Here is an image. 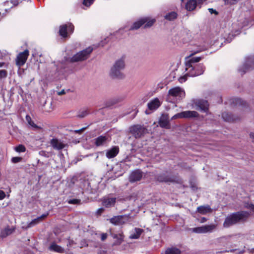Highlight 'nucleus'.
Listing matches in <instances>:
<instances>
[{"label": "nucleus", "instance_id": "nucleus-12", "mask_svg": "<svg viewBox=\"0 0 254 254\" xmlns=\"http://www.w3.org/2000/svg\"><path fill=\"white\" fill-rule=\"evenodd\" d=\"M145 128L143 126L136 125L129 128L130 132L135 137H141L145 132Z\"/></svg>", "mask_w": 254, "mask_h": 254}, {"label": "nucleus", "instance_id": "nucleus-33", "mask_svg": "<svg viewBox=\"0 0 254 254\" xmlns=\"http://www.w3.org/2000/svg\"><path fill=\"white\" fill-rule=\"evenodd\" d=\"M177 17V13L175 12H171L165 16V18L170 21L173 20Z\"/></svg>", "mask_w": 254, "mask_h": 254}, {"label": "nucleus", "instance_id": "nucleus-24", "mask_svg": "<svg viewBox=\"0 0 254 254\" xmlns=\"http://www.w3.org/2000/svg\"><path fill=\"white\" fill-rule=\"evenodd\" d=\"M161 254H181V251L176 247H169L165 250Z\"/></svg>", "mask_w": 254, "mask_h": 254}, {"label": "nucleus", "instance_id": "nucleus-45", "mask_svg": "<svg viewBox=\"0 0 254 254\" xmlns=\"http://www.w3.org/2000/svg\"><path fill=\"white\" fill-rule=\"evenodd\" d=\"M208 10L209 12L211 14H213V13H214V14H218L217 11L216 10H215V9H213V8H208Z\"/></svg>", "mask_w": 254, "mask_h": 254}, {"label": "nucleus", "instance_id": "nucleus-31", "mask_svg": "<svg viewBox=\"0 0 254 254\" xmlns=\"http://www.w3.org/2000/svg\"><path fill=\"white\" fill-rule=\"evenodd\" d=\"M50 249L51 251H53L57 252L62 253L64 251V249L60 246L57 245V244L53 243L52 244L50 247Z\"/></svg>", "mask_w": 254, "mask_h": 254}, {"label": "nucleus", "instance_id": "nucleus-26", "mask_svg": "<svg viewBox=\"0 0 254 254\" xmlns=\"http://www.w3.org/2000/svg\"><path fill=\"white\" fill-rule=\"evenodd\" d=\"M47 215H48V213L46 214H43L41 216L33 220L30 223H29L28 224L27 228L31 227L32 226H34L35 225L38 224V223H39L40 222V221H41L42 219L46 218Z\"/></svg>", "mask_w": 254, "mask_h": 254}, {"label": "nucleus", "instance_id": "nucleus-54", "mask_svg": "<svg viewBox=\"0 0 254 254\" xmlns=\"http://www.w3.org/2000/svg\"><path fill=\"white\" fill-rule=\"evenodd\" d=\"M236 32L237 33L236 35H238L240 33V31L239 30L236 31Z\"/></svg>", "mask_w": 254, "mask_h": 254}, {"label": "nucleus", "instance_id": "nucleus-46", "mask_svg": "<svg viewBox=\"0 0 254 254\" xmlns=\"http://www.w3.org/2000/svg\"><path fill=\"white\" fill-rule=\"evenodd\" d=\"M107 238V234L106 233H103L101 234V239L102 241L105 240Z\"/></svg>", "mask_w": 254, "mask_h": 254}, {"label": "nucleus", "instance_id": "nucleus-9", "mask_svg": "<svg viewBox=\"0 0 254 254\" xmlns=\"http://www.w3.org/2000/svg\"><path fill=\"white\" fill-rule=\"evenodd\" d=\"M254 68V58L250 57L246 61V62L240 66L238 71L239 73L243 75L247 71Z\"/></svg>", "mask_w": 254, "mask_h": 254}, {"label": "nucleus", "instance_id": "nucleus-20", "mask_svg": "<svg viewBox=\"0 0 254 254\" xmlns=\"http://www.w3.org/2000/svg\"><path fill=\"white\" fill-rule=\"evenodd\" d=\"M222 117L225 121L228 122H234L239 120L238 117L227 112L222 113Z\"/></svg>", "mask_w": 254, "mask_h": 254}, {"label": "nucleus", "instance_id": "nucleus-3", "mask_svg": "<svg viewBox=\"0 0 254 254\" xmlns=\"http://www.w3.org/2000/svg\"><path fill=\"white\" fill-rule=\"evenodd\" d=\"M126 66L125 58L122 57L116 60L111 67L109 75L114 79H123L125 77L124 73L122 72Z\"/></svg>", "mask_w": 254, "mask_h": 254}, {"label": "nucleus", "instance_id": "nucleus-51", "mask_svg": "<svg viewBox=\"0 0 254 254\" xmlns=\"http://www.w3.org/2000/svg\"><path fill=\"white\" fill-rule=\"evenodd\" d=\"M237 100L242 105H244V104L246 103L245 102L242 101L241 99H238Z\"/></svg>", "mask_w": 254, "mask_h": 254}, {"label": "nucleus", "instance_id": "nucleus-30", "mask_svg": "<svg viewBox=\"0 0 254 254\" xmlns=\"http://www.w3.org/2000/svg\"><path fill=\"white\" fill-rule=\"evenodd\" d=\"M221 34L223 36V38L225 39V41H226L228 43L231 42L232 39L234 38V35L231 34L228 32H226L225 31H224L225 34H223V31H221Z\"/></svg>", "mask_w": 254, "mask_h": 254}, {"label": "nucleus", "instance_id": "nucleus-49", "mask_svg": "<svg viewBox=\"0 0 254 254\" xmlns=\"http://www.w3.org/2000/svg\"><path fill=\"white\" fill-rule=\"evenodd\" d=\"M84 129H85V128H82L80 129L76 130H75V132L76 133H81L82 131L84 130Z\"/></svg>", "mask_w": 254, "mask_h": 254}, {"label": "nucleus", "instance_id": "nucleus-32", "mask_svg": "<svg viewBox=\"0 0 254 254\" xmlns=\"http://www.w3.org/2000/svg\"><path fill=\"white\" fill-rule=\"evenodd\" d=\"M142 19H147V20L145 21V23H144L145 24V25H144L145 28H148V27H151V26L153 25V24H154V23L155 21V19H151L148 17H143Z\"/></svg>", "mask_w": 254, "mask_h": 254}, {"label": "nucleus", "instance_id": "nucleus-50", "mask_svg": "<svg viewBox=\"0 0 254 254\" xmlns=\"http://www.w3.org/2000/svg\"><path fill=\"white\" fill-rule=\"evenodd\" d=\"M207 221V219L205 217H202L201 219V220H200V222L201 223H204L206 221Z\"/></svg>", "mask_w": 254, "mask_h": 254}, {"label": "nucleus", "instance_id": "nucleus-5", "mask_svg": "<svg viewBox=\"0 0 254 254\" xmlns=\"http://www.w3.org/2000/svg\"><path fill=\"white\" fill-rule=\"evenodd\" d=\"M217 228V225L211 224L210 225H203L200 227L191 229L192 232L196 234L210 233L214 231Z\"/></svg>", "mask_w": 254, "mask_h": 254}, {"label": "nucleus", "instance_id": "nucleus-44", "mask_svg": "<svg viewBox=\"0 0 254 254\" xmlns=\"http://www.w3.org/2000/svg\"><path fill=\"white\" fill-rule=\"evenodd\" d=\"M250 138L252 141V142L254 143V132H251L250 133Z\"/></svg>", "mask_w": 254, "mask_h": 254}, {"label": "nucleus", "instance_id": "nucleus-1", "mask_svg": "<svg viewBox=\"0 0 254 254\" xmlns=\"http://www.w3.org/2000/svg\"><path fill=\"white\" fill-rule=\"evenodd\" d=\"M200 57H188L186 59V71L187 73L183 76L179 78L180 83L185 82L187 79V76H196L203 74L205 67L201 64H198L201 60Z\"/></svg>", "mask_w": 254, "mask_h": 254}, {"label": "nucleus", "instance_id": "nucleus-27", "mask_svg": "<svg viewBox=\"0 0 254 254\" xmlns=\"http://www.w3.org/2000/svg\"><path fill=\"white\" fill-rule=\"evenodd\" d=\"M142 230L139 228H135L133 231L131 232L129 236L130 239H138L142 232Z\"/></svg>", "mask_w": 254, "mask_h": 254}, {"label": "nucleus", "instance_id": "nucleus-10", "mask_svg": "<svg viewBox=\"0 0 254 254\" xmlns=\"http://www.w3.org/2000/svg\"><path fill=\"white\" fill-rule=\"evenodd\" d=\"M129 218V215H118L113 217L109 220L113 225H122L127 223Z\"/></svg>", "mask_w": 254, "mask_h": 254}, {"label": "nucleus", "instance_id": "nucleus-13", "mask_svg": "<svg viewBox=\"0 0 254 254\" xmlns=\"http://www.w3.org/2000/svg\"><path fill=\"white\" fill-rule=\"evenodd\" d=\"M156 180L160 182H175L177 181V177L169 175L167 173L158 174L156 176Z\"/></svg>", "mask_w": 254, "mask_h": 254}, {"label": "nucleus", "instance_id": "nucleus-38", "mask_svg": "<svg viewBox=\"0 0 254 254\" xmlns=\"http://www.w3.org/2000/svg\"><path fill=\"white\" fill-rule=\"evenodd\" d=\"M88 111L87 110H84L82 111L78 115V117L79 118H84V117L86 116L88 114Z\"/></svg>", "mask_w": 254, "mask_h": 254}, {"label": "nucleus", "instance_id": "nucleus-11", "mask_svg": "<svg viewBox=\"0 0 254 254\" xmlns=\"http://www.w3.org/2000/svg\"><path fill=\"white\" fill-rule=\"evenodd\" d=\"M73 30V25L71 23H68L60 27L59 34L62 37L66 38L68 36V34L72 33Z\"/></svg>", "mask_w": 254, "mask_h": 254}, {"label": "nucleus", "instance_id": "nucleus-40", "mask_svg": "<svg viewBox=\"0 0 254 254\" xmlns=\"http://www.w3.org/2000/svg\"><path fill=\"white\" fill-rule=\"evenodd\" d=\"M94 0H84L83 2V4L84 5L89 7L91 5L93 2Z\"/></svg>", "mask_w": 254, "mask_h": 254}, {"label": "nucleus", "instance_id": "nucleus-35", "mask_svg": "<svg viewBox=\"0 0 254 254\" xmlns=\"http://www.w3.org/2000/svg\"><path fill=\"white\" fill-rule=\"evenodd\" d=\"M14 229L13 228H5L3 232V233L5 234H2L3 236H7L11 234L14 231Z\"/></svg>", "mask_w": 254, "mask_h": 254}, {"label": "nucleus", "instance_id": "nucleus-52", "mask_svg": "<svg viewBox=\"0 0 254 254\" xmlns=\"http://www.w3.org/2000/svg\"><path fill=\"white\" fill-rule=\"evenodd\" d=\"M64 93H65V92H64V91L63 90H62V91L59 92L58 93V94H59V95H63V94H64Z\"/></svg>", "mask_w": 254, "mask_h": 254}, {"label": "nucleus", "instance_id": "nucleus-17", "mask_svg": "<svg viewBox=\"0 0 254 254\" xmlns=\"http://www.w3.org/2000/svg\"><path fill=\"white\" fill-rule=\"evenodd\" d=\"M159 124L161 127L168 129L170 128L169 116L168 114L162 115L159 121Z\"/></svg>", "mask_w": 254, "mask_h": 254}, {"label": "nucleus", "instance_id": "nucleus-55", "mask_svg": "<svg viewBox=\"0 0 254 254\" xmlns=\"http://www.w3.org/2000/svg\"><path fill=\"white\" fill-rule=\"evenodd\" d=\"M199 51H199H196V52H195V53H198Z\"/></svg>", "mask_w": 254, "mask_h": 254}, {"label": "nucleus", "instance_id": "nucleus-47", "mask_svg": "<svg viewBox=\"0 0 254 254\" xmlns=\"http://www.w3.org/2000/svg\"><path fill=\"white\" fill-rule=\"evenodd\" d=\"M21 1L19 0H11V2L14 5H17Z\"/></svg>", "mask_w": 254, "mask_h": 254}, {"label": "nucleus", "instance_id": "nucleus-25", "mask_svg": "<svg viewBox=\"0 0 254 254\" xmlns=\"http://www.w3.org/2000/svg\"><path fill=\"white\" fill-rule=\"evenodd\" d=\"M112 237L116 239V241L114 242V245H120L122 242L123 241L124 236L122 233L119 234H111Z\"/></svg>", "mask_w": 254, "mask_h": 254}, {"label": "nucleus", "instance_id": "nucleus-53", "mask_svg": "<svg viewBox=\"0 0 254 254\" xmlns=\"http://www.w3.org/2000/svg\"><path fill=\"white\" fill-rule=\"evenodd\" d=\"M5 64L4 62H0V67L3 66Z\"/></svg>", "mask_w": 254, "mask_h": 254}, {"label": "nucleus", "instance_id": "nucleus-42", "mask_svg": "<svg viewBox=\"0 0 254 254\" xmlns=\"http://www.w3.org/2000/svg\"><path fill=\"white\" fill-rule=\"evenodd\" d=\"M21 159V158L20 157H13L11 159L12 160V162H13V163H17L18 162H19Z\"/></svg>", "mask_w": 254, "mask_h": 254}, {"label": "nucleus", "instance_id": "nucleus-29", "mask_svg": "<svg viewBox=\"0 0 254 254\" xmlns=\"http://www.w3.org/2000/svg\"><path fill=\"white\" fill-rule=\"evenodd\" d=\"M106 136H100L96 139L95 144L97 146L102 145L106 142Z\"/></svg>", "mask_w": 254, "mask_h": 254}, {"label": "nucleus", "instance_id": "nucleus-37", "mask_svg": "<svg viewBox=\"0 0 254 254\" xmlns=\"http://www.w3.org/2000/svg\"><path fill=\"white\" fill-rule=\"evenodd\" d=\"M69 204H79L80 199H70L67 201Z\"/></svg>", "mask_w": 254, "mask_h": 254}, {"label": "nucleus", "instance_id": "nucleus-23", "mask_svg": "<svg viewBox=\"0 0 254 254\" xmlns=\"http://www.w3.org/2000/svg\"><path fill=\"white\" fill-rule=\"evenodd\" d=\"M146 20V19H142V18L139 19L133 23L132 25L130 27L129 29L131 30L138 29L145 23Z\"/></svg>", "mask_w": 254, "mask_h": 254}, {"label": "nucleus", "instance_id": "nucleus-16", "mask_svg": "<svg viewBox=\"0 0 254 254\" xmlns=\"http://www.w3.org/2000/svg\"><path fill=\"white\" fill-rule=\"evenodd\" d=\"M50 144L54 149L58 150H60L64 149L67 145L61 140H59L57 138L52 139L50 140Z\"/></svg>", "mask_w": 254, "mask_h": 254}, {"label": "nucleus", "instance_id": "nucleus-39", "mask_svg": "<svg viewBox=\"0 0 254 254\" xmlns=\"http://www.w3.org/2000/svg\"><path fill=\"white\" fill-rule=\"evenodd\" d=\"M245 207L251 210L252 212H254V204L246 203L245 204Z\"/></svg>", "mask_w": 254, "mask_h": 254}, {"label": "nucleus", "instance_id": "nucleus-41", "mask_svg": "<svg viewBox=\"0 0 254 254\" xmlns=\"http://www.w3.org/2000/svg\"><path fill=\"white\" fill-rule=\"evenodd\" d=\"M182 119L183 118V114L182 112L178 113L174 115L172 118L171 120H175L176 119Z\"/></svg>", "mask_w": 254, "mask_h": 254}, {"label": "nucleus", "instance_id": "nucleus-18", "mask_svg": "<svg viewBox=\"0 0 254 254\" xmlns=\"http://www.w3.org/2000/svg\"><path fill=\"white\" fill-rule=\"evenodd\" d=\"M142 177V173L139 170H135L130 174L129 180L130 182H135L139 181Z\"/></svg>", "mask_w": 254, "mask_h": 254}, {"label": "nucleus", "instance_id": "nucleus-4", "mask_svg": "<svg viewBox=\"0 0 254 254\" xmlns=\"http://www.w3.org/2000/svg\"><path fill=\"white\" fill-rule=\"evenodd\" d=\"M92 51L93 48L91 47H89L74 55L70 58V62H77L84 61L89 58Z\"/></svg>", "mask_w": 254, "mask_h": 254}, {"label": "nucleus", "instance_id": "nucleus-15", "mask_svg": "<svg viewBox=\"0 0 254 254\" xmlns=\"http://www.w3.org/2000/svg\"><path fill=\"white\" fill-rule=\"evenodd\" d=\"M116 201V198L111 197L110 196H106L102 199V205L106 208L113 207Z\"/></svg>", "mask_w": 254, "mask_h": 254}, {"label": "nucleus", "instance_id": "nucleus-14", "mask_svg": "<svg viewBox=\"0 0 254 254\" xmlns=\"http://www.w3.org/2000/svg\"><path fill=\"white\" fill-rule=\"evenodd\" d=\"M29 55V51L27 50L18 54L16 58V64L19 66L23 65L26 62L28 56Z\"/></svg>", "mask_w": 254, "mask_h": 254}, {"label": "nucleus", "instance_id": "nucleus-2", "mask_svg": "<svg viewBox=\"0 0 254 254\" xmlns=\"http://www.w3.org/2000/svg\"><path fill=\"white\" fill-rule=\"evenodd\" d=\"M250 215L249 212L241 211L231 214L227 216L224 223L223 226L228 228L236 223L245 221Z\"/></svg>", "mask_w": 254, "mask_h": 254}, {"label": "nucleus", "instance_id": "nucleus-7", "mask_svg": "<svg viewBox=\"0 0 254 254\" xmlns=\"http://www.w3.org/2000/svg\"><path fill=\"white\" fill-rule=\"evenodd\" d=\"M162 101L158 98H154L150 100L147 103V110H146L145 113L149 114L151 112L157 110L162 105Z\"/></svg>", "mask_w": 254, "mask_h": 254}, {"label": "nucleus", "instance_id": "nucleus-22", "mask_svg": "<svg viewBox=\"0 0 254 254\" xmlns=\"http://www.w3.org/2000/svg\"><path fill=\"white\" fill-rule=\"evenodd\" d=\"M183 118H196L199 115L198 113L194 111H186L182 112Z\"/></svg>", "mask_w": 254, "mask_h": 254}, {"label": "nucleus", "instance_id": "nucleus-6", "mask_svg": "<svg viewBox=\"0 0 254 254\" xmlns=\"http://www.w3.org/2000/svg\"><path fill=\"white\" fill-rule=\"evenodd\" d=\"M168 97L167 100L169 101V98L173 97L176 98L177 100H181L185 96L184 90L180 87H175L170 89L168 91Z\"/></svg>", "mask_w": 254, "mask_h": 254}, {"label": "nucleus", "instance_id": "nucleus-8", "mask_svg": "<svg viewBox=\"0 0 254 254\" xmlns=\"http://www.w3.org/2000/svg\"><path fill=\"white\" fill-rule=\"evenodd\" d=\"M193 108L202 112L207 113L209 109L207 101L202 99L196 100L193 102Z\"/></svg>", "mask_w": 254, "mask_h": 254}, {"label": "nucleus", "instance_id": "nucleus-48", "mask_svg": "<svg viewBox=\"0 0 254 254\" xmlns=\"http://www.w3.org/2000/svg\"><path fill=\"white\" fill-rule=\"evenodd\" d=\"M104 211V209L102 207L98 209L96 212L98 214H101Z\"/></svg>", "mask_w": 254, "mask_h": 254}, {"label": "nucleus", "instance_id": "nucleus-19", "mask_svg": "<svg viewBox=\"0 0 254 254\" xmlns=\"http://www.w3.org/2000/svg\"><path fill=\"white\" fill-rule=\"evenodd\" d=\"M119 152V148L118 146H114L107 151L106 156L108 158L111 159L116 156Z\"/></svg>", "mask_w": 254, "mask_h": 254}, {"label": "nucleus", "instance_id": "nucleus-43", "mask_svg": "<svg viewBox=\"0 0 254 254\" xmlns=\"http://www.w3.org/2000/svg\"><path fill=\"white\" fill-rule=\"evenodd\" d=\"M5 197V192L1 190H0V200H2L4 199Z\"/></svg>", "mask_w": 254, "mask_h": 254}, {"label": "nucleus", "instance_id": "nucleus-34", "mask_svg": "<svg viewBox=\"0 0 254 254\" xmlns=\"http://www.w3.org/2000/svg\"><path fill=\"white\" fill-rule=\"evenodd\" d=\"M15 150L18 152H24L26 150V148L24 145L20 144L15 148Z\"/></svg>", "mask_w": 254, "mask_h": 254}, {"label": "nucleus", "instance_id": "nucleus-28", "mask_svg": "<svg viewBox=\"0 0 254 254\" xmlns=\"http://www.w3.org/2000/svg\"><path fill=\"white\" fill-rule=\"evenodd\" d=\"M26 120L28 122V124L33 128L34 130H38L41 129L40 127L36 125L33 121H32L31 117L29 115L26 116Z\"/></svg>", "mask_w": 254, "mask_h": 254}, {"label": "nucleus", "instance_id": "nucleus-36", "mask_svg": "<svg viewBox=\"0 0 254 254\" xmlns=\"http://www.w3.org/2000/svg\"><path fill=\"white\" fill-rule=\"evenodd\" d=\"M7 76V71L6 70H0V79L5 78Z\"/></svg>", "mask_w": 254, "mask_h": 254}, {"label": "nucleus", "instance_id": "nucleus-21", "mask_svg": "<svg viewBox=\"0 0 254 254\" xmlns=\"http://www.w3.org/2000/svg\"><path fill=\"white\" fill-rule=\"evenodd\" d=\"M197 211L201 214L205 215L212 212V209L209 205H202L197 208Z\"/></svg>", "mask_w": 254, "mask_h": 254}]
</instances>
